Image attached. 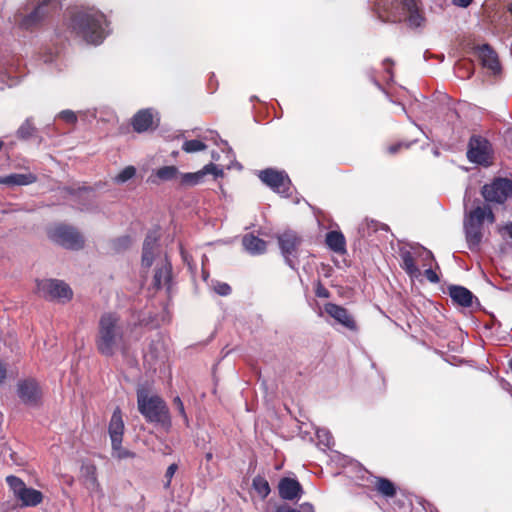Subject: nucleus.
<instances>
[{"label":"nucleus","instance_id":"obj_1","mask_svg":"<svg viewBox=\"0 0 512 512\" xmlns=\"http://www.w3.org/2000/svg\"><path fill=\"white\" fill-rule=\"evenodd\" d=\"M155 265L152 285L156 289H171L172 265L167 256L160 251L157 237L154 234L147 235L142 252V266L149 268Z\"/></svg>","mask_w":512,"mask_h":512},{"label":"nucleus","instance_id":"obj_2","mask_svg":"<svg viewBox=\"0 0 512 512\" xmlns=\"http://www.w3.org/2000/svg\"><path fill=\"white\" fill-rule=\"evenodd\" d=\"M95 344L98 352L108 357L124 349V329L116 313L101 315Z\"/></svg>","mask_w":512,"mask_h":512},{"label":"nucleus","instance_id":"obj_3","mask_svg":"<svg viewBox=\"0 0 512 512\" xmlns=\"http://www.w3.org/2000/svg\"><path fill=\"white\" fill-rule=\"evenodd\" d=\"M376 12L383 22L404 21L412 29L422 28L426 23L423 9L416 0L395 1L390 6L386 2L378 3Z\"/></svg>","mask_w":512,"mask_h":512},{"label":"nucleus","instance_id":"obj_4","mask_svg":"<svg viewBox=\"0 0 512 512\" xmlns=\"http://www.w3.org/2000/svg\"><path fill=\"white\" fill-rule=\"evenodd\" d=\"M71 27L87 43L95 45L102 43L107 34L105 15L94 8L75 12L71 19Z\"/></svg>","mask_w":512,"mask_h":512},{"label":"nucleus","instance_id":"obj_5","mask_svg":"<svg viewBox=\"0 0 512 512\" xmlns=\"http://www.w3.org/2000/svg\"><path fill=\"white\" fill-rule=\"evenodd\" d=\"M495 222V215L488 205H477L464 216V231L468 247L472 251L478 250L483 238V224Z\"/></svg>","mask_w":512,"mask_h":512},{"label":"nucleus","instance_id":"obj_6","mask_svg":"<svg viewBox=\"0 0 512 512\" xmlns=\"http://www.w3.org/2000/svg\"><path fill=\"white\" fill-rule=\"evenodd\" d=\"M399 255L402 260V268L411 277H418L420 269L417 264L423 267L431 266L434 261L432 252L419 244L403 246Z\"/></svg>","mask_w":512,"mask_h":512},{"label":"nucleus","instance_id":"obj_7","mask_svg":"<svg viewBox=\"0 0 512 512\" xmlns=\"http://www.w3.org/2000/svg\"><path fill=\"white\" fill-rule=\"evenodd\" d=\"M27 5L33 6L30 12L19 11L15 22L23 29H32L39 25L50 13L60 6L59 0H32Z\"/></svg>","mask_w":512,"mask_h":512},{"label":"nucleus","instance_id":"obj_8","mask_svg":"<svg viewBox=\"0 0 512 512\" xmlns=\"http://www.w3.org/2000/svg\"><path fill=\"white\" fill-rule=\"evenodd\" d=\"M137 403L139 412L147 421L170 424L168 408L159 396L149 395L145 390H139Z\"/></svg>","mask_w":512,"mask_h":512},{"label":"nucleus","instance_id":"obj_9","mask_svg":"<svg viewBox=\"0 0 512 512\" xmlns=\"http://www.w3.org/2000/svg\"><path fill=\"white\" fill-rule=\"evenodd\" d=\"M6 483L12 491L14 498L20 502L21 507H35L43 501L41 491L28 487L24 481L17 476H7Z\"/></svg>","mask_w":512,"mask_h":512},{"label":"nucleus","instance_id":"obj_10","mask_svg":"<svg viewBox=\"0 0 512 512\" xmlns=\"http://www.w3.org/2000/svg\"><path fill=\"white\" fill-rule=\"evenodd\" d=\"M467 159L469 162L484 167H489L493 164L494 151L491 143L480 135L471 136L468 149Z\"/></svg>","mask_w":512,"mask_h":512},{"label":"nucleus","instance_id":"obj_11","mask_svg":"<svg viewBox=\"0 0 512 512\" xmlns=\"http://www.w3.org/2000/svg\"><path fill=\"white\" fill-rule=\"evenodd\" d=\"M49 238L67 248L77 250L83 247L84 240L80 233L73 227L67 225H56L48 232Z\"/></svg>","mask_w":512,"mask_h":512},{"label":"nucleus","instance_id":"obj_12","mask_svg":"<svg viewBox=\"0 0 512 512\" xmlns=\"http://www.w3.org/2000/svg\"><path fill=\"white\" fill-rule=\"evenodd\" d=\"M37 292L49 300L69 301L73 292L69 285L61 280L44 279L37 282Z\"/></svg>","mask_w":512,"mask_h":512},{"label":"nucleus","instance_id":"obj_13","mask_svg":"<svg viewBox=\"0 0 512 512\" xmlns=\"http://www.w3.org/2000/svg\"><path fill=\"white\" fill-rule=\"evenodd\" d=\"M481 193L487 202L502 204L512 197V180L501 177L495 178L491 183L482 187Z\"/></svg>","mask_w":512,"mask_h":512},{"label":"nucleus","instance_id":"obj_14","mask_svg":"<svg viewBox=\"0 0 512 512\" xmlns=\"http://www.w3.org/2000/svg\"><path fill=\"white\" fill-rule=\"evenodd\" d=\"M259 178L275 192L287 196L291 181L285 172L268 168L260 171Z\"/></svg>","mask_w":512,"mask_h":512},{"label":"nucleus","instance_id":"obj_15","mask_svg":"<svg viewBox=\"0 0 512 512\" xmlns=\"http://www.w3.org/2000/svg\"><path fill=\"white\" fill-rule=\"evenodd\" d=\"M301 242L302 240L298 234L291 230L285 231L278 236L281 253L284 256L286 263L293 269H295V264L291 257L296 255Z\"/></svg>","mask_w":512,"mask_h":512},{"label":"nucleus","instance_id":"obj_16","mask_svg":"<svg viewBox=\"0 0 512 512\" xmlns=\"http://www.w3.org/2000/svg\"><path fill=\"white\" fill-rule=\"evenodd\" d=\"M19 398L27 405H37L41 399V389L35 379H25L18 382Z\"/></svg>","mask_w":512,"mask_h":512},{"label":"nucleus","instance_id":"obj_17","mask_svg":"<svg viewBox=\"0 0 512 512\" xmlns=\"http://www.w3.org/2000/svg\"><path fill=\"white\" fill-rule=\"evenodd\" d=\"M80 478L92 497L100 498L103 496V491L97 479L96 467L93 464H82Z\"/></svg>","mask_w":512,"mask_h":512},{"label":"nucleus","instance_id":"obj_18","mask_svg":"<svg viewBox=\"0 0 512 512\" xmlns=\"http://www.w3.org/2000/svg\"><path fill=\"white\" fill-rule=\"evenodd\" d=\"M207 174H213L217 178L223 176V170L213 163H209L197 172L179 173V182L184 186H194L199 184Z\"/></svg>","mask_w":512,"mask_h":512},{"label":"nucleus","instance_id":"obj_19","mask_svg":"<svg viewBox=\"0 0 512 512\" xmlns=\"http://www.w3.org/2000/svg\"><path fill=\"white\" fill-rule=\"evenodd\" d=\"M476 53L483 67L489 69L494 75L500 73L501 66L498 60V56L488 44L478 46Z\"/></svg>","mask_w":512,"mask_h":512},{"label":"nucleus","instance_id":"obj_20","mask_svg":"<svg viewBox=\"0 0 512 512\" xmlns=\"http://www.w3.org/2000/svg\"><path fill=\"white\" fill-rule=\"evenodd\" d=\"M325 311L329 316H331L333 319H335L338 323H340L344 327H346L350 330L356 329V323H355L353 317L349 314V312L344 307L333 304V303H327L325 305Z\"/></svg>","mask_w":512,"mask_h":512},{"label":"nucleus","instance_id":"obj_21","mask_svg":"<svg viewBox=\"0 0 512 512\" xmlns=\"http://www.w3.org/2000/svg\"><path fill=\"white\" fill-rule=\"evenodd\" d=\"M448 293L453 302L461 307L469 308L477 298L467 288L459 285H452L448 288Z\"/></svg>","mask_w":512,"mask_h":512},{"label":"nucleus","instance_id":"obj_22","mask_svg":"<svg viewBox=\"0 0 512 512\" xmlns=\"http://www.w3.org/2000/svg\"><path fill=\"white\" fill-rule=\"evenodd\" d=\"M108 432L111 439V444L119 445V443H122L124 434V422L122 419L121 410L119 408H116L111 416Z\"/></svg>","mask_w":512,"mask_h":512},{"label":"nucleus","instance_id":"obj_23","mask_svg":"<svg viewBox=\"0 0 512 512\" xmlns=\"http://www.w3.org/2000/svg\"><path fill=\"white\" fill-rule=\"evenodd\" d=\"M279 495L285 500H294L300 498L302 488L296 479L283 478L278 485Z\"/></svg>","mask_w":512,"mask_h":512},{"label":"nucleus","instance_id":"obj_24","mask_svg":"<svg viewBox=\"0 0 512 512\" xmlns=\"http://www.w3.org/2000/svg\"><path fill=\"white\" fill-rule=\"evenodd\" d=\"M153 124L154 116L151 109H143L138 111L132 119V126L138 133L149 130L152 128Z\"/></svg>","mask_w":512,"mask_h":512},{"label":"nucleus","instance_id":"obj_25","mask_svg":"<svg viewBox=\"0 0 512 512\" xmlns=\"http://www.w3.org/2000/svg\"><path fill=\"white\" fill-rule=\"evenodd\" d=\"M37 177L33 173H13L0 177V184L7 186H24L34 183Z\"/></svg>","mask_w":512,"mask_h":512},{"label":"nucleus","instance_id":"obj_26","mask_svg":"<svg viewBox=\"0 0 512 512\" xmlns=\"http://www.w3.org/2000/svg\"><path fill=\"white\" fill-rule=\"evenodd\" d=\"M325 242L327 246L338 254L346 252V240L340 231H330L326 234Z\"/></svg>","mask_w":512,"mask_h":512},{"label":"nucleus","instance_id":"obj_27","mask_svg":"<svg viewBox=\"0 0 512 512\" xmlns=\"http://www.w3.org/2000/svg\"><path fill=\"white\" fill-rule=\"evenodd\" d=\"M242 244L245 250L252 255L262 254L266 251V242L253 234L245 235Z\"/></svg>","mask_w":512,"mask_h":512},{"label":"nucleus","instance_id":"obj_28","mask_svg":"<svg viewBox=\"0 0 512 512\" xmlns=\"http://www.w3.org/2000/svg\"><path fill=\"white\" fill-rule=\"evenodd\" d=\"M179 170L176 166H164L156 170L155 175L161 181H170L179 177Z\"/></svg>","mask_w":512,"mask_h":512},{"label":"nucleus","instance_id":"obj_29","mask_svg":"<svg viewBox=\"0 0 512 512\" xmlns=\"http://www.w3.org/2000/svg\"><path fill=\"white\" fill-rule=\"evenodd\" d=\"M376 488L380 494L386 497H393L396 494L394 484L386 478H378Z\"/></svg>","mask_w":512,"mask_h":512},{"label":"nucleus","instance_id":"obj_30","mask_svg":"<svg viewBox=\"0 0 512 512\" xmlns=\"http://www.w3.org/2000/svg\"><path fill=\"white\" fill-rule=\"evenodd\" d=\"M18 83L17 77L12 75V67L5 68V71H0V89L5 86L12 87Z\"/></svg>","mask_w":512,"mask_h":512},{"label":"nucleus","instance_id":"obj_31","mask_svg":"<svg viewBox=\"0 0 512 512\" xmlns=\"http://www.w3.org/2000/svg\"><path fill=\"white\" fill-rule=\"evenodd\" d=\"M35 127L30 119H26L25 122L17 130V137L22 140L31 138L35 132Z\"/></svg>","mask_w":512,"mask_h":512},{"label":"nucleus","instance_id":"obj_32","mask_svg":"<svg viewBox=\"0 0 512 512\" xmlns=\"http://www.w3.org/2000/svg\"><path fill=\"white\" fill-rule=\"evenodd\" d=\"M206 148L207 145L203 141L197 139L187 140L182 145V150L185 151L186 153H195L203 151Z\"/></svg>","mask_w":512,"mask_h":512},{"label":"nucleus","instance_id":"obj_33","mask_svg":"<svg viewBox=\"0 0 512 512\" xmlns=\"http://www.w3.org/2000/svg\"><path fill=\"white\" fill-rule=\"evenodd\" d=\"M253 487L262 498H266L270 493L269 483L264 478H255L253 480Z\"/></svg>","mask_w":512,"mask_h":512},{"label":"nucleus","instance_id":"obj_34","mask_svg":"<svg viewBox=\"0 0 512 512\" xmlns=\"http://www.w3.org/2000/svg\"><path fill=\"white\" fill-rule=\"evenodd\" d=\"M136 175V168L134 166H126L119 174L114 177V181L118 184H123L132 179Z\"/></svg>","mask_w":512,"mask_h":512},{"label":"nucleus","instance_id":"obj_35","mask_svg":"<svg viewBox=\"0 0 512 512\" xmlns=\"http://www.w3.org/2000/svg\"><path fill=\"white\" fill-rule=\"evenodd\" d=\"M111 446H112V456L114 458L122 460V459L135 457V454L133 452L122 447V443H119V445L111 444Z\"/></svg>","mask_w":512,"mask_h":512},{"label":"nucleus","instance_id":"obj_36","mask_svg":"<svg viewBox=\"0 0 512 512\" xmlns=\"http://www.w3.org/2000/svg\"><path fill=\"white\" fill-rule=\"evenodd\" d=\"M317 438L319 442L325 447L329 448L333 444V437L329 431L325 429L317 430Z\"/></svg>","mask_w":512,"mask_h":512},{"label":"nucleus","instance_id":"obj_37","mask_svg":"<svg viewBox=\"0 0 512 512\" xmlns=\"http://www.w3.org/2000/svg\"><path fill=\"white\" fill-rule=\"evenodd\" d=\"M57 117L66 123L73 125L76 124L78 119L77 114L72 110H63L57 115Z\"/></svg>","mask_w":512,"mask_h":512},{"label":"nucleus","instance_id":"obj_38","mask_svg":"<svg viewBox=\"0 0 512 512\" xmlns=\"http://www.w3.org/2000/svg\"><path fill=\"white\" fill-rule=\"evenodd\" d=\"M276 512H314V508L309 503H304L300 506V509H293L287 506L279 507Z\"/></svg>","mask_w":512,"mask_h":512},{"label":"nucleus","instance_id":"obj_39","mask_svg":"<svg viewBox=\"0 0 512 512\" xmlns=\"http://www.w3.org/2000/svg\"><path fill=\"white\" fill-rule=\"evenodd\" d=\"M213 289L217 294H219L221 296H227L231 293V287L227 283H224V282L216 281L213 284Z\"/></svg>","mask_w":512,"mask_h":512},{"label":"nucleus","instance_id":"obj_40","mask_svg":"<svg viewBox=\"0 0 512 512\" xmlns=\"http://www.w3.org/2000/svg\"><path fill=\"white\" fill-rule=\"evenodd\" d=\"M173 402H174V405L176 406L179 414L182 416L185 424L188 425L189 420H188L187 414L185 412V408H184V404H183L182 400L180 399V397L177 396L174 398Z\"/></svg>","mask_w":512,"mask_h":512},{"label":"nucleus","instance_id":"obj_41","mask_svg":"<svg viewBox=\"0 0 512 512\" xmlns=\"http://www.w3.org/2000/svg\"><path fill=\"white\" fill-rule=\"evenodd\" d=\"M177 469H178V466L175 463H172L171 465L168 466L166 473H165V478L167 479V481L165 483L166 488H168L170 486L171 480H172L173 476L175 475Z\"/></svg>","mask_w":512,"mask_h":512},{"label":"nucleus","instance_id":"obj_42","mask_svg":"<svg viewBox=\"0 0 512 512\" xmlns=\"http://www.w3.org/2000/svg\"><path fill=\"white\" fill-rule=\"evenodd\" d=\"M427 267L428 268L425 269V271H424V275L426 276V278L431 283H438L440 279H439L438 275L436 274V272L431 269V266H427Z\"/></svg>","mask_w":512,"mask_h":512},{"label":"nucleus","instance_id":"obj_43","mask_svg":"<svg viewBox=\"0 0 512 512\" xmlns=\"http://www.w3.org/2000/svg\"><path fill=\"white\" fill-rule=\"evenodd\" d=\"M131 244V239L128 236L121 237L116 240L115 247L117 250L127 248Z\"/></svg>","mask_w":512,"mask_h":512},{"label":"nucleus","instance_id":"obj_44","mask_svg":"<svg viewBox=\"0 0 512 512\" xmlns=\"http://www.w3.org/2000/svg\"><path fill=\"white\" fill-rule=\"evenodd\" d=\"M472 1L473 0H453V4L458 7L466 8L471 4Z\"/></svg>","mask_w":512,"mask_h":512},{"label":"nucleus","instance_id":"obj_45","mask_svg":"<svg viewBox=\"0 0 512 512\" xmlns=\"http://www.w3.org/2000/svg\"><path fill=\"white\" fill-rule=\"evenodd\" d=\"M499 232H506L508 234V236L512 239V222L499 228Z\"/></svg>","mask_w":512,"mask_h":512},{"label":"nucleus","instance_id":"obj_46","mask_svg":"<svg viewBox=\"0 0 512 512\" xmlns=\"http://www.w3.org/2000/svg\"><path fill=\"white\" fill-rule=\"evenodd\" d=\"M403 146V143H398L395 145H391L388 147V152L391 154L396 153L401 147Z\"/></svg>","mask_w":512,"mask_h":512},{"label":"nucleus","instance_id":"obj_47","mask_svg":"<svg viewBox=\"0 0 512 512\" xmlns=\"http://www.w3.org/2000/svg\"><path fill=\"white\" fill-rule=\"evenodd\" d=\"M210 135H211L210 137L205 136V137H204V140H208V139H210V140H213V141L215 142V144H218V142H217V139L219 138L218 134H217V133L210 132Z\"/></svg>","mask_w":512,"mask_h":512},{"label":"nucleus","instance_id":"obj_48","mask_svg":"<svg viewBox=\"0 0 512 512\" xmlns=\"http://www.w3.org/2000/svg\"><path fill=\"white\" fill-rule=\"evenodd\" d=\"M316 293H317V296H319V297H327L328 296V293L325 289H323V290L318 289Z\"/></svg>","mask_w":512,"mask_h":512},{"label":"nucleus","instance_id":"obj_49","mask_svg":"<svg viewBox=\"0 0 512 512\" xmlns=\"http://www.w3.org/2000/svg\"><path fill=\"white\" fill-rule=\"evenodd\" d=\"M221 142H222V143L227 147L228 152H229V153H232V149H231L230 147H228L227 142L222 141V140H221Z\"/></svg>","mask_w":512,"mask_h":512},{"label":"nucleus","instance_id":"obj_50","mask_svg":"<svg viewBox=\"0 0 512 512\" xmlns=\"http://www.w3.org/2000/svg\"><path fill=\"white\" fill-rule=\"evenodd\" d=\"M509 367L511 368L512 370V358L509 360Z\"/></svg>","mask_w":512,"mask_h":512},{"label":"nucleus","instance_id":"obj_51","mask_svg":"<svg viewBox=\"0 0 512 512\" xmlns=\"http://www.w3.org/2000/svg\"><path fill=\"white\" fill-rule=\"evenodd\" d=\"M82 192L83 193H90V191H88L86 188H84Z\"/></svg>","mask_w":512,"mask_h":512},{"label":"nucleus","instance_id":"obj_52","mask_svg":"<svg viewBox=\"0 0 512 512\" xmlns=\"http://www.w3.org/2000/svg\"><path fill=\"white\" fill-rule=\"evenodd\" d=\"M203 278H204L205 280H206V278H207V274H206V272H204V271H203Z\"/></svg>","mask_w":512,"mask_h":512},{"label":"nucleus","instance_id":"obj_53","mask_svg":"<svg viewBox=\"0 0 512 512\" xmlns=\"http://www.w3.org/2000/svg\"><path fill=\"white\" fill-rule=\"evenodd\" d=\"M212 158H213L214 160H217V159H218V157H216V156H215V154H212Z\"/></svg>","mask_w":512,"mask_h":512},{"label":"nucleus","instance_id":"obj_54","mask_svg":"<svg viewBox=\"0 0 512 512\" xmlns=\"http://www.w3.org/2000/svg\"><path fill=\"white\" fill-rule=\"evenodd\" d=\"M212 457V455L209 453L207 454V458L210 459Z\"/></svg>","mask_w":512,"mask_h":512},{"label":"nucleus","instance_id":"obj_55","mask_svg":"<svg viewBox=\"0 0 512 512\" xmlns=\"http://www.w3.org/2000/svg\"><path fill=\"white\" fill-rule=\"evenodd\" d=\"M509 11L512 14V5L509 7Z\"/></svg>","mask_w":512,"mask_h":512}]
</instances>
